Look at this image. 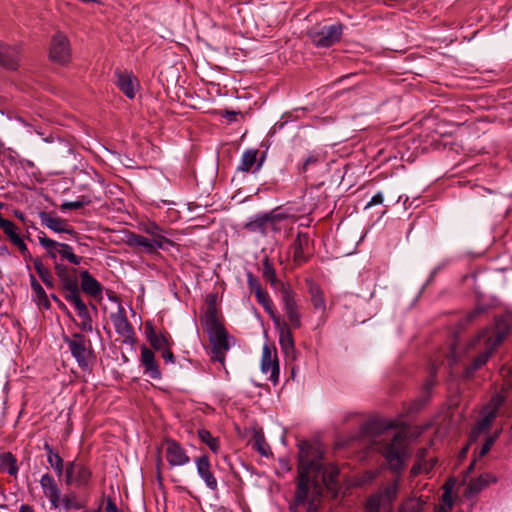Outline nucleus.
Instances as JSON below:
<instances>
[{
    "label": "nucleus",
    "mask_w": 512,
    "mask_h": 512,
    "mask_svg": "<svg viewBox=\"0 0 512 512\" xmlns=\"http://www.w3.org/2000/svg\"><path fill=\"white\" fill-rule=\"evenodd\" d=\"M321 457L317 446L308 442L299 444L298 484L290 504L291 512H317L322 492L320 480L332 489L339 471L334 466L324 467Z\"/></svg>",
    "instance_id": "1"
},
{
    "label": "nucleus",
    "mask_w": 512,
    "mask_h": 512,
    "mask_svg": "<svg viewBox=\"0 0 512 512\" xmlns=\"http://www.w3.org/2000/svg\"><path fill=\"white\" fill-rule=\"evenodd\" d=\"M508 324L505 320H497L495 324L489 328L484 329L472 342L471 346L484 347L482 352L474 361L471 369H467L466 377H470L474 370L484 365L494 348L500 344L508 333Z\"/></svg>",
    "instance_id": "2"
},
{
    "label": "nucleus",
    "mask_w": 512,
    "mask_h": 512,
    "mask_svg": "<svg viewBox=\"0 0 512 512\" xmlns=\"http://www.w3.org/2000/svg\"><path fill=\"white\" fill-rule=\"evenodd\" d=\"M406 447V434L404 432H398L391 442L383 447V455L393 471H400L404 467L405 460L408 457Z\"/></svg>",
    "instance_id": "3"
},
{
    "label": "nucleus",
    "mask_w": 512,
    "mask_h": 512,
    "mask_svg": "<svg viewBox=\"0 0 512 512\" xmlns=\"http://www.w3.org/2000/svg\"><path fill=\"white\" fill-rule=\"evenodd\" d=\"M342 32V25L333 24L311 29L309 31V37L316 46L329 47L340 40Z\"/></svg>",
    "instance_id": "4"
},
{
    "label": "nucleus",
    "mask_w": 512,
    "mask_h": 512,
    "mask_svg": "<svg viewBox=\"0 0 512 512\" xmlns=\"http://www.w3.org/2000/svg\"><path fill=\"white\" fill-rule=\"evenodd\" d=\"M65 342L79 366L87 368L91 359L90 342L79 333H75L71 338L66 337Z\"/></svg>",
    "instance_id": "5"
},
{
    "label": "nucleus",
    "mask_w": 512,
    "mask_h": 512,
    "mask_svg": "<svg viewBox=\"0 0 512 512\" xmlns=\"http://www.w3.org/2000/svg\"><path fill=\"white\" fill-rule=\"evenodd\" d=\"M504 399L505 397L503 395L496 394L491 398L490 402L483 408L481 413V419L476 424L475 428L472 430L471 437L473 440L476 437H478L480 433L486 431L490 427L499 407L504 402Z\"/></svg>",
    "instance_id": "6"
},
{
    "label": "nucleus",
    "mask_w": 512,
    "mask_h": 512,
    "mask_svg": "<svg viewBox=\"0 0 512 512\" xmlns=\"http://www.w3.org/2000/svg\"><path fill=\"white\" fill-rule=\"evenodd\" d=\"M49 57L59 64H66L71 59V48L68 38L62 33H56L51 41Z\"/></svg>",
    "instance_id": "7"
},
{
    "label": "nucleus",
    "mask_w": 512,
    "mask_h": 512,
    "mask_svg": "<svg viewBox=\"0 0 512 512\" xmlns=\"http://www.w3.org/2000/svg\"><path fill=\"white\" fill-rule=\"evenodd\" d=\"M91 473L87 467L77 462H69L65 467V482L67 485L83 486L90 479Z\"/></svg>",
    "instance_id": "8"
},
{
    "label": "nucleus",
    "mask_w": 512,
    "mask_h": 512,
    "mask_svg": "<svg viewBox=\"0 0 512 512\" xmlns=\"http://www.w3.org/2000/svg\"><path fill=\"white\" fill-rule=\"evenodd\" d=\"M210 341L212 344V355L211 358L214 361L223 363L225 360V352L229 349L227 341V333L225 329L213 332L209 334Z\"/></svg>",
    "instance_id": "9"
},
{
    "label": "nucleus",
    "mask_w": 512,
    "mask_h": 512,
    "mask_svg": "<svg viewBox=\"0 0 512 512\" xmlns=\"http://www.w3.org/2000/svg\"><path fill=\"white\" fill-rule=\"evenodd\" d=\"M261 371L264 374L270 373L269 379L274 383L278 381L279 364L276 355H273V351L269 345H264L262 348Z\"/></svg>",
    "instance_id": "10"
},
{
    "label": "nucleus",
    "mask_w": 512,
    "mask_h": 512,
    "mask_svg": "<svg viewBox=\"0 0 512 512\" xmlns=\"http://www.w3.org/2000/svg\"><path fill=\"white\" fill-rule=\"evenodd\" d=\"M20 46L8 45L0 42V65L6 69L14 70L19 65Z\"/></svg>",
    "instance_id": "11"
},
{
    "label": "nucleus",
    "mask_w": 512,
    "mask_h": 512,
    "mask_svg": "<svg viewBox=\"0 0 512 512\" xmlns=\"http://www.w3.org/2000/svg\"><path fill=\"white\" fill-rule=\"evenodd\" d=\"M40 485L44 495L49 499L53 508H60V489L58 488L54 478L46 473L40 479Z\"/></svg>",
    "instance_id": "12"
},
{
    "label": "nucleus",
    "mask_w": 512,
    "mask_h": 512,
    "mask_svg": "<svg viewBox=\"0 0 512 512\" xmlns=\"http://www.w3.org/2000/svg\"><path fill=\"white\" fill-rule=\"evenodd\" d=\"M399 492V479H396L390 485L384 487L379 493L371 496L369 499L376 498L377 509L389 507L388 511H391L390 506L396 499Z\"/></svg>",
    "instance_id": "13"
},
{
    "label": "nucleus",
    "mask_w": 512,
    "mask_h": 512,
    "mask_svg": "<svg viewBox=\"0 0 512 512\" xmlns=\"http://www.w3.org/2000/svg\"><path fill=\"white\" fill-rule=\"evenodd\" d=\"M274 322L279 332V344L281 349L287 356H293L295 352L294 340L288 324L281 322L278 318H274Z\"/></svg>",
    "instance_id": "14"
},
{
    "label": "nucleus",
    "mask_w": 512,
    "mask_h": 512,
    "mask_svg": "<svg viewBox=\"0 0 512 512\" xmlns=\"http://www.w3.org/2000/svg\"><path fill=\"white\" fill-rule=\"evenodd\" d=\"M110 318L119 335L126 339L132 338L134 330L127 319L126 312L123 307L120 306L117 312L111 314Z\"/></svg>",
    "instance_id": "15"
},
{
    "label": "nucleus",
    "mask_w": 512,
    "mask_h": 512,
    "mask_svg": "<svg viewBox=\"0 0 512 512\" xmlns=\"http://www.w3.org/2000/svg\"><path fill=\"white\" fill-rule=\"evenodd\" d=\"M284 310L287 318L293 328H298L301 325V315L298 311V306L294 299L293 294L285 289L282 294Z\"/></svg>",
    "instance_id": "16"
},
{
    "label": "nucleus",
    "mask_w": 512,
    "mask_h": 512,
    "mask_svg": "<svg viewBox=\"0 0 512 512\" xmlns=\"http://www.w3.org/2000/svg\"><path fill=\"white\" fill-rule=\"evenodd\" d=\"M118 88L130 99L135 97L136 91L139 87L138 80L136 77L127 71L116 72Z\"/></svg>",
    "instance_id": "17"
},
{
    "label": "nucleus",
    "mask_w": 512,
    "mask_h": 512,
    "mask_svg": "<svg viewBox=\"0 0 512 512\" xmlns=\"http://www.w3.org/2000/svg\"><path fill=\"white\" fill-rule=\"evenodd\" d=\"M165 456L171 466H183L190 460L185 450L175 441L166 442Z\"/></svg>",
    "instance_id": "18"
},
{
    "label": "nucleus",
    "mask_w": 512,
    "mask_h": 512,
    "mask_svg": "<svg viewBox=\"0 0 512 512\" xmlns=\"http://www.w3.org/2000/svg\"><path fill=\"white\" fill-rule=\"evenodd\" d=\"M197 473L205 482L206 486L211 490H216L218 483L211 471V465L208 457L203 455L195 460Z\"/></svg>",
    "instance_id": "19"
},
{
    "label": "nucleus",
    "mask_w": 512,
    "mask_h": 512,
    "mask_svg": "<svg viewBox=\"0 0 512 512\" xmlns=\"http://www.w3.org/2000/svg\"><path fill=\"white\" fill-rule=\"evenodd\" d=\"M141 364L144 366V373L152 379H160L161 372L156 363L155 356L152 350L143 346L141 348Z\"/></svg>",
    "instance_id": "20"
},
{
    "label": "nucleus",
    "mask_w": 512,
    "mask_h": 512,
    "mask_svg": "<svg viewBox=\"0 0 512 512\" xmlns=\"http://www.w3.org/2000/svg\"><path fill=\"white\" fill-rule=\"evenodd\" d=\"M126 243L130 247L141 248L146 253H155L158 249H164L160 243L154 242L151 238L135 233L128 235Z\"/></svg>",
    "instance_id": "21"
},
{
    "label": "nucleus",
    "mask_w": 512,
    "mask_h": 512,
    "mask_svg": "<svg viewBox=\"0 0 512 512\" xmlns=\"http://www.w3.org/2000/svg\"><path fill=\"white\" fill-rule=\"evenodd\" d=\"M496 482L497 478L492 474L481 475L478 478L473 479L469 482L468 487L465 491V496L469 498L474 497L489 484Z\"/></svg>",
    "instance_id": "22"
},
{
    "label": "nucleus",
    "mask_w": 512,
    "mask_h": 512,
    "mask_svg": "<svg viewBox=\"0 0 512 512\" xmlns=\"http://www.w3.org/2000/svg\"><path fill=\"white\" fill-rule=\"evenodd\" d=\"M258 150L247 149L243 152L238 166V170L242 172H255L259 170L262 165V161L257 163Z\"/></svg>",
    "instance_id": "23"
},
{
    "label": "nucleus",
    "mask_w": 512,
    "mask_h": 512,
    "mask_svg": "<svg viewBox=\"0 0 512 512\" xmlns=\"http://www.w3.org/2000/svg\"><path fill=\"white\" fill-rule=\"evenodd\" d=\"M41 222L44 226L51 229L54 232L57 233H71L72 231L67 228L66 221L59 218L54 217L48 213H41L40 214Z\"/></svg>",
    "instance_id": "24"
},
{
    "label": "nucleus",
    "mask_w": 512,
    "mask_h": 512,
    "mask_svg": "<svg viewBox=\"0 0 512 512\" xmlns=\"http://www.w3.org/2000/svg\"><path fill=\"white\" fill-rule=\"evenodd\" d=\"M81 288L91 297H98L101 295V286L99 282L91 276L88 271H83L80 274Z\"/></svg>",
    "instance_id": "25"
},
{
    "label": "nucleus",
    "mask_w": 512,
    "mask_h": 512,
    "mask_svg": "<svg viewBox=\"0 0 512 512\" xmlns=\"http://www.w3.org/2000/svg\"><path fill=\"white\" fill-rule=\"evenodd\" d=\"M285 216L282 213L272 212L270 214L264 215L260 217L255 222L251 223V226H258L263 231H266L267 229H276V224L284 219Z\"/></svg>",
    "instance_id": "26"
},
{
    "label": "nucleus",
    "mask_w": 512,
    "mask_h": 512,
    "mask_svg": "<svg viewBox=\"0 0 512 512\" xmlns=\"http://www.w3.org/2000/svg\"><path fill=\"white\" fill-rule=\"evenodd\" d=\"M143 231L151 236L154 242L160 243L162 247L172 245V241L166 238L163 230L156 223H148L143 227Z\"/></svg>",
    "instance_id": "27"
},
{
    "label": "nucleus",
    "mask_w": 512,
    "mask_h": 512,
    "mask_svg": "<svg viewBox=\"0 0 512 512\" xmlns=\"http://www.w3.org/2000/svg\"><path fill=\"white\" fill-rule=\"evenodd\" d=\"M309 243V238L305 234H298L294 244H293V257L294 260L298 263L304 262L306 260L305 247Z\"/></svg>",
    "instance_id": "28"
},
{
    "label": "nucleus",
    "mask_w": 512,
    "mask_h": 512,
    "mask_svg": "<svg viewBox=\"0 0 512 512\" xmlns=\"http://www.w3.org/2000/svg\"><path fill=\"white\" fill-rule=\"evenodd\" d=\"M425 501L420 497L409 496L398 507V512H421Z\"/></svg>",
    "instance_id": "29"
},
{
    "label": "nucleus",
    "mask_w": 512,
    "mask_h": 512,
    "mask_svg": "<svg viewBox=\"0 0 512 512\" xmlns=\"http://www.w3.org/2000/svg\"><path fill=\"white\" fill-rule=\"evenodd\" d=\"M203 320L208 334L224 329L222 323L219 321L217 317L216 310L213 307H210L208 309V311L205 313Z\"/></svg>",
    "instance_id": "30"
},
{
    "label": "nucleus",
    "mask_w": 512,
    "mask_h": 512,
    "mask_svg": "<svg viewBox=\"0 0 512 512\" xmlns=\"http://www.w3.org/2000/svg\"><path fill=\"white\" fill-rule=\"evenodd\" d=\"M60 507L66 512L80 510L84 507L78 496L74 493H68L63 498L60 497Z\"/></svg>",
    "instance_id": "31"
},
{
    "label": "nucleus",
    "mask_w": 512,
    "mask_h": 512,
    "mask_svg": "<svg viewBox=\"0 0 512 512\" xmlns=\"http://www.w3.org/2000/svg\"><path fill=\"white\" fill-rule=\"evenodd\" d=\"M44 449L47 452V461L50 466L54 469L58 476L63 473V460L60 455L51 448L49 444L44 445Z\"/></svg>",
    "instance_id": "32"
},
{
    "label": "nucleus",
    "mask_w": 512,
    "mask_h": 512,
    "mask_svg": "<svg viewBox=\"0 0 512 512\" xmlns=\"http://www.w3.org/2000/svg\"><path fill=\"white\" fill-rule=\"evenodd\" d=\"M38 241L41 244V246L47 251L49 256L52 259L56 258V253H58V249L61 243L54 241L52 239H49L45 233L40 232L38 234Z\"/></svg>",
    "instance_id": "33"
},
{
    "label": "nucleus",
    "mask_w": 512,
    "mask_h": 512,
    "mask_svg": "<svg viewBox=\"0 0 512 512\" xmlns=\"http://www.w3.org/2000/svg\"><path fill=\"white\" fill-rule=\"evenodd\" d=\"M0 469L10 475H15L18 471L16 459L11 453L0 454Z\"/></svg>",
    "instance_id": "34"
},
{
    "label": "nucleus",
    "mask_w": 512,
    "mask_h": 512,
    "mask_svg": "<svg viewBox=\"0 0 512 512\" xmlns=\"http://www.w3.org/2000/svg\"><path fill=\"white\" fill-rule=\"evenodd\" d=\"M34 268L43 281V283L48 287H53V276L51 272L44 266L41 260L33 259Z\"/></svg>",
    "instance_id": "35"
},
{
    "label": "nucleus",
    "mask_w": 512,
    "mask_h": 512,
    "mask_svg": "<svg viewBox=\"0 0 512 512\" xmlns=\"http://www.w3.org/2000/svg\"><path fill=\"white\" fill-rule=\"evenodd\" d=\"M148 340L154 349L162 351L169 347L168 337L164 334H158L155 331H151L148 334Z\"/></svg>",
    "instance_id": "36"
},
{
    "label": "nucleus",
    "mask_w": 512,
    "mask_h": 512,
    "mask_svg": "<svg viewBox=\"0 0 512 512\" xmlns=\"http://www.w3.org/2000/svg\"><path fill=\"white\" fill-rule=\"evenodd\" d=\"M76 310L78 312L79 318L81 319L79 327L85 332H92L93 331L92 319L90 317V314H89L86 304L79 307Z\"/></svg>",
    "instance_id": "37"
},
{
    "label": "nucleus",
    "mask_w": 512,
    "mask_h": 512,
    "mask_svg": "<svg viewBox=\"0 0 512 512\" xmlns=\"http://www.w3.org/2000/svg\"><path fill=\"white\" fill-rule=\"evenodd\" d=\"M309 292L311 294V300L314 308L324 311L326 305L324 295L321 289L317 285H311Z\"/></svg>",
    "instance_id": "38"
},
{
    "label": "nucleus",
    "mask_w": 512,
    "mask_h": 512,
    "mask_svg": "<svg viewBox=\"0 0 512 512\" xmlns=\"http://www.w3.org/2000/svg\"><path fill=\"white\" fill-rule=\"evenodd\" d=\"M421 457L422 456H419L418 462L411 469V474L413 476H417V475L423 474V473L427 474L433 469V467L435 465L434 459H430V460L426 461V460L421 459Z\"/></svg>",
    "instance_id": "39"
},
{
    "label": "nucleus",
    "mask_w": 512,
    "mask_h": 512,
    "mask_svg": "<svg viewBox=\"0 0 512 512\" xmlns=\"http://www.w3.org/2000/svg\"><path fill=\"white\" fill-rule=\"evenodd\" d=\"M200 440L205 443L212 452L217 453L220 448L219 440L211 435V433L205 429L198 431Z\"/></svg>",
    "instance_id": "40"
},
{
    "label": "nucleus",
    "mask_w": 512,
    "mask_h": 512,
    "mask_svg": "<svg viewBox=\"0 0 512 512\" xmlns=\"http://www.w3.org/2000/svg\"><path fill=\"white\" fill-rule=\"evenodd\" d=\"M58 253L62 258L67 259L72 264L79 265L81 263L82 257L75 255L72 247L68 244L61 243Z\"/></svg>",
    "instance_id": "41"
},
{
    "label": "nucleus",
    "mask_w": 512,
    "mask_h": 512,
    "mask_svg": "<svg viewBox=\"0 0 512 512\" xmlns=\"http://www.w3.org/2000/svg\"><path fill=\"white\" fill-rule=\"evenodd\" d=\"M262 275L267 281L271 283V285L276 284L277 278L275 269L273 268L268 258H265L263 261Z\"/></svg>",
    "instance_id": "42"
},
{
    "label": "nucleus",
    "mask_w": 512,
    "mask_h": 512,
    "mask_svg": "<svg viewBox=\"0 0 512 512\" xmlns=\"http://www.w3.org/2000/svg\"><path fill=\"white\" fill-rule=\"evenodd\" d=\"M0 228L9 237L10 240H12L14 236L18 235L16 232V230H17L16 225L12 221L4 219L1 214H0Z\"/></svg>",
    "instance_id": "43"
},
{
    "label": "nucleus",
    "mask_w": 512,
    "mask_h": 512,
    "mask_svg": "<svg viewBox=\"0 0 512 512\" xmlns=\"http://www.w3.org/2000/svg\"><path fill=\"white\" fill-rule=\"evenodd\" d=\"M65 299L70 302L75 309H78L79 307L85 305V303L82 301L80 297L79 289H74L72 291H66L65 292Z\"/></svg>",
    "instance_id": "44"
},
{
    "label": "nucleus",
    "mask_w": 512,
    "mask_h": 512,
    "mask_svg": "<svg viewBox=\"0 0 512 512\" xmlns=\"http://www.w3.org/2000/svg\"><path fill=\"white\" fill-rule=\"evenodd\" d=\"M254 294L257 301L265 308V310L271 312V299L268 293L261 288Z\"/></svg>",
    "instance_id": "45"
},
{
    "label": "nucleus",
    "mask_w": 512,
    "mask_h": 512,
    "mask_svg": "<svg viewBox=\"0 0 512 512\" xmlns=\"http://www.w3.org/2000/svg\"><path fill=\"white\" fill-rule=\"evenodd\" d=\"M10 241L19 249L25 259L32 260V256L27 248V245L19 235L14 236Z\"/></svg>",
    "instance_id": "46"
},
{
    "label": "nucleus",
    "mask_w": 512,
    "mask_h": 512,
    "mask_svg": "<svg viewBox=\"0 0 512 512\" xmlns=\"http://www.w3.org/2000/svg\"><path fill=\"white\" fill-rule=\"evenodd\" d=\"M30 284L33 292L36 294L39 301H46V293L40 283L36 280L33 275H30Z\"/></svg>",
    "instance_id": "47"
},
{
    "label": "nucleus",
    "mask_w": 512,
    "mask_h": 512,
    "mask_svg": "<svg viewBox=\"0 0 512 512\" xmlns=\"http://www.w3.org/2000/svg\"><path fill=\"white\" fill-rule=\"evenodd\" d=\"M322 160H323V156L320 154L309 155L302 166V171H304V172L307 171V169L310 165L316 164Z\"/></svg>",
    "instance_id": "48"
},
{
    "label": "nucleus",
    "mask_w": 512,
    "mask_h": 512,
    "mask_svg": "<svg viewBox=\"0 0 512 512\" xmlns=\"http://www.w3.org/2000/svg\"><path fill=\"white\" fill-rule=\"evenodd\" d=\"M497 436H498V433H496L494 436H490L486 439V442L484 443V445L482 446V448L480 450V453H479L480 457L486 455L489 452L492 445L496 441Z\"/></svg>",
    "instance_id": "49"
},
{
    "label": "nucleus",
    "mask_w": 512,
    "mask_h": 512,
    "mask_svg": "<svg viewBox=\"0 0 512 512\" xmlns=\"http://www.w3.org/2000/svg\"><path fill=\"white\" fill-rule=\"evenodd\" d=\"M255 447L256 449L264 456H267L268 455V450H269V447L268 445L265 443V441L262 439V437L260 436H257L256 437V440H255Z\"/></svg>",
    "instance_id": "50"
},
{
    "label": "nucleus",
    "mask_w": 512,
    "mask_h": 512,
    "mask_svg": "<svg viewBox=\"0 0 512 512\" xmlns=\"http://www.w3.org/2000/svg\"><path fill=\"white\" fill-rule=\"evenodd\" d=\"M247 283L250 290L255 293L257 290L261 289L259 281L252 275V273L247 274Z\"/></svg>",
    "instance_id": "51"
},
{
    "label": "nucleus",
    "mask_w": 512,
    "mask_h": 512,
    "mask_svg": "<svg viewBox=\"0 0 512 512\" xmlns=\"http://www.w3.org/2000/svg\"><path fill=\"white\" fill-rule=\"evenodd\" d=\"M383 200H384V197H383V194L381 192H378L377 194H375L371 200L368 202V204L366 205V209L369 208V207H372V206H375V205H379V204H382L383 203Z\"/></svg>",
    "instance_id": "52"
},
{
    "label": "nucleus",
    "mask_w": 512,
    "mask_h": 512,
    "mask_svg": "<svg viewBox=\"0 0 512 512\" xmlns=\"http://www.w3.org/2000/svg\"><path fill=\"white\" fill-rule=\"evenodd\" d=\"M83 206L82 202L74 201V202H65L62 205V209L64 210H71V209H79Z\"/></svg>",
    "instance_id": "53"
},
{
    "label": "nucleus",
    "mask_w": 512,
    "mask_h": 512,
    "mask_svg": "<svg viewBox=\"0 0 512 512\" xmlns=\"http://www.w3.org/2000/svg\"><path fill=\"white\" fill-rule=\"evenodd\" d=\"M380 510L377 509L376 504V498L375 499H368L366 504V512H379Z\"/></svg>",
    "instance_id": "54"
},
{
    "label": "nucleus",
    "mask_w": 512,
    "mask_h": 512,
    "mask_svg": "<svg viewBox=\"0 0 512 512\" xmlns=\"http://www.w3.org/2000/svg\"><path fill=\"white\" fill-rule=\"evenodd\" d=\"M64 289L66 291H72L74 289H78V285L76 281L65 279L64 280Z\"/></svg>",
    "instance_id": "55"
},
{
    "label": "nucleus",
    "mask_w": 512,
    "mask_h": 512,
    "mask_svg": "<svg viewBox=\"0 0 512 512\" xmlns=\"http://www.w3.org/2000/svg\"><path fill=\"white\" fill-rule=\"evenodd\" d=\"M162 357L163 359L168 362V363H172L173 362V353L170 351L169 347H167L166 349L162 350Z\"/></svg>",
    "instance_id": "56"
},
{
    "label": "nucleus",
    "mask_w": 512,
    "mask_h": 512,
    "mask_svg": "<svg viewBox=\"0 0 512 512\" xmlns=\"http://www.w3.org/2000/svg\"><path fill=\"white\" fill-rule=\"evenodd\" d=\"M106 512H119L115 502L110 498L107 500Z\"/></svg>",
    "instance_id": "57"
},
{
    "label": "nucleus",
    "mask_w": 512,
    "mask_h": 512,
    "mask_svg": "<svg viewBox=\"0 0 512 512\" xmlns=\"http://www.w3.org/2000/svg\"><path fill=\"white\" fill-rule=\"evenodd\" d=\"M459 356V348L458 346H454L451 350V355L449 357V363L451 364L452 362H455L456 361V358Z\"/></svg>",
    "instance_id": "58"
},
{
    "label": "nucleus",
    "mask_w": 512,
    "mask_h": 512,
    "mask_svg": "<svg viewBox=\"0 0 512 512\" xmlns=\"http://www.w3.org/2000/svg\"><path fill=\"white\" fill-rule=\"evenodd\" d=\"M443 501L444 503H446L448 505V509H451V506H452V499H451V494H450V491L446 490L443 494Z\"/></svg>",
    "instance_id": "59"
},
{
    "label": "nucleus",
    "mask_w": 512,
    "mask_h": 512,
    "mask_svg": "<svg viewBox=\"0 0 512 512\" xmlns=\"http://www.w3.org/2000/svg\"><path fill=\"white\" fill-rule=\"evenodd\" d=\"M55 269H56L57 274H58L61 278H63L64 274L66 273V268H65L63 265L56 264V265H55Z\"/></svg>",
    "instance_id": "60"
},
{
    "label": "nucleus",
    "mask_w": 512,
    "mask_h": 512,
    "mask_svg": "<svg viewBox=\"0 0 512 512\" xmlns=\"http://www.w3.org/2000/svg\"><path fill=\"white\" fill-rule=\"evenodd\" d=\"M19 512H34V510L29 505L23 504L20 506Z\"/></svg>",
    "instance_id": "61"
},
{
    "label": "nucleus",
    "mask_w": 512,
    "mask_h": 512,
    "mask_svg": "<svg viewBox=\"0 0 512 512\" xmlns=\"http://www.w3.org/2000/svg\"><path fill=\"white\" fill-rule=\"evenodd\" d=\"M467 451H468V446H466V447H464V448L462 449L460 456H461V457H465V455H466Z\"/></svg>",
    "instance_id": "62"
},
{
    "label": "nucleus",
    "mask_w": 512,
    "mask_h": 512,
    "mask_svg": "<svg viewBox=\"0 0 512 512\" xmlns=\"http://www.w3.org/2000/svg\"><path fill=\"white\" fill-rule=\"evenodd\" d=\"M435 512H448V509L444 506L439 507Z\"/></svg>",
    "instance_id": "63"
},
{
    "label": "nucleus",
    "mask_w": 512,
    "mask_h": 512,
    "mask_svg": "<svg viewBox=\"0 0 512 512\" xmlns=\"http://www.w3.org/2000/svg\"><path fill=\"white\" fill-rule=\"evenodd\" d=\"M394 427V424L392 422H390L389 424L385 425V428H392Z\"/></svg>",
    "instance_id": "64"
}]
</instances>
